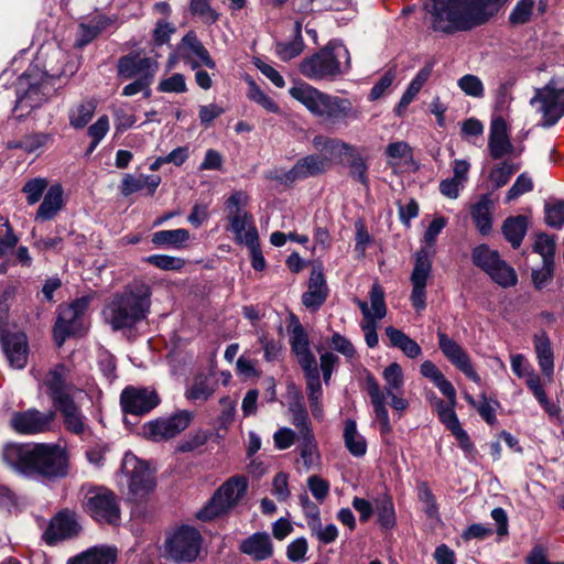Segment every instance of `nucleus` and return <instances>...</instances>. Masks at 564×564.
<instances>
[{"instance_id":"obj_37","label":"nucleus","mask_w":564,"mask_h":564,"mask_svg":"<svg viewBox=\"0 0 564 564\" xmlns=\"http://www.w3.org/2000/svg\"><path fill=\"white\" fill-rule=\"evenodd\" d=\"M229 221V230L238 243H254L259 239L258 230L250 214L237 217Z\"/></svg>"},{"instance_id":"obj_24","label":"nucleus","mask_w":564,"mask_h":564,"mask_svg":"<svg viewBox=\"0 0 564 564\" xmlns=\"http://www.w3.org/2000/svg\"><path fill=\"white\" fill-rule=\"evenodd\" d=\"M326 171H328L327 161L323 160L318 154H311L300 159L281 180L285 183H294L299 180L319 175Z\"/></svg>"},{"instance_id":"obj_59","label":"nucleus","mask_w":564,"mask_h":564,"mask_svg":"<svg viewBox=\"0 0 564 564\" xmlns=\"http://www.w3.org/2000/svg\"><path fill=\"white\" fill-rule=\"evenodd\" d=\"M533 249L536 253L541 254L544 267L553 264L555 240L552 237L545 234L539 235L535 239Z\"/></svg>"},{"instance_id":"obj_12","label":"nucleus","mask_w":564,"mask_h":564,"mask_svg":"<svg viewBox=\"0 0 564 564\" xmlns=\"http://www.w3.org/2000/svg\"><path fill=\"white\" fill-rule=\"evenodd\" d=\"M246 490L247 482L243 478H230L215 492L209 503L197 513V518L208 521L227 512L237 505Z\"/></svg>"},{"instance_id":"obj_3","label":"nucleus","mask_w":564,"mask_h":564,"mask_svg":"<svg viewBox=\"0 0 564 564\" xmlns=\"http://www.w3.org/2000/svg\"><path fill=\"white\" fill-rule=\"evenodd\" d=\"M151 286L143 281L128 284L116 293L104 307L105 322L113 329H130L144 321L151 308Z\"/></svg>"},{"instance_id":"obj_32","label":"nucleus","mask_w":564,"mask_h":564,"mask_svg":"<svg viewBox=\"0 0 564 564\" xmlns=\"http://www.w3.org/2000/svg\"><path fill=\"white\" fill-rule=\"evenodd\" d=\"M117 550L111 546H93L87 551L72 557L67 564H115Z\"/></svg>"},{"instance_id":"obj_53","label":"nucleus","mask_w":564,"mask_h":564,"mask_svg":"<svg viewBox=\"0 0 564 564\" xmlns=\"http://www.w3.org/2000/svg\"><path fill=\"white\" fill-rule=\"evenodd\" d=\"M487 274L495 283L505 289L514 286L518 282L514 269L502 258L500 259V263L495 265L492 271H489Z\"/></svg>"},{"instance_id":"obj_26","label":"nucleus","mask_w":564,"mask_h":564,"mask_svg":"<svg viewBox=\"0 0 564 564\" xmlns=\"http://www.w3.org/2000/svg\"><path fill=\"white\" fill-rule=\"evenodd\" d=\"M1 341L9 365L14 369H23L28 361V339L25 334H3Z\"/></svg>"},{"instance_id":"obj_5","label":"nucleus","mask_w":564,"mask_h":564,"mask_svg":"<svg viewBox=\"0 0 564 564\" xmlns=\"http://www.w3.org/2000/svg\"><path fill=\"white\" fill-rule=\"evenodd\" d=\"M350 68V54L340 42L332 41L317 53L304 58L300 72L312 80L335 79Z\"/></svg>"},{"instance_id":"obj_36","label":"nucleus","mask_w":564,"mask_h":564,"mask_svg":"<svg viewBox=\"0 0 564 564\" xmlns=\"http://www.w3.org/2000/svg\"><path fill=\"white\" fill-rule=\"evenodd\" d=\"M494 202L489 195H482L471 207V219L481 235H488L492 227Z\"/></svg>"},{"instance_id":"obj_34","label":"nucleus","mask_w":564,"mask_h":564,"mask_svg":"<svg viewBox=\"0 0 564 564\" xmlns=\"http://www.w3.org/2000/svg\"><path fill=\"white\" fill-rule=\"evenodd\" d=\"M432 67L433 66L431 64L425 65L411 80L406 90L403 93L399 104L394 109L397 116L402 117L404 115L408 106L415 99L419 91L431 77Z\"/></svg>"},{"instance_id":"obj_30","label":"nucleus","mask_w":564,"mask_h":564,"mask_svg":"<svg viewBox=\"0 0 564 564\" xmlns=\"http://www.w3.org/2000/svg\"><path fill=\"white\" fill-rule=\"evenodd\" d=\"M240 551L254 561H264L272 556L273 544L267 532H256L240 543Z\"/></svg>"},{"instance_id":"obj_43","label":"nucleus","mask_w":564,"mask_h":564,"mask_svg":"<svg viewBox=\"0 0 564 564\" xmlns=\"http://www.w3.org/2000/svg\"><path fill=\"white\" fill-rule=\"evenodd\" d=\"M344 442L348 452L355 457H362L367 452L366 438L358 432L357 424L352 420L345 423Z\"/></svg>"},{"instance_id":"obj_61","label":"nucleus","mask_w":564,"mask_h":564,"mask_svg":"<svg viewBox=\"0 0 564 564\" xmlns=\"http://www.w3.org/2000/svg\"><path fill=\"white\" fill-rule=\"evenodd\" d=\"M248 97L250 100L257 102L269 112L278 113L280 111L278 104L253 82H251L249 85Z\"/></svg>"},{"instance_id":"obj_51","label":"nucleus","mask_w":564,"mask_h":564,"mask_svg":"<svg viewBox=\"0 0 564 564\" xmlns=\"http://www.w3.org/2000/svg\"><path fill=\"white\" fill-rule=\"evenodd\" d=\"M96 110L94 100H85L69 110V124L75 129L84 128L93 118Z\"/></svg>"},{"instance_id":"obj_33","label":"nucleus","mask_w":564,"mask_h":564,"mask_svg":"<svg viewBox=\"0 0 564 564\" xmlns=\"http://www.w3.org/2000/svg\"><path fill=\"white\" fill-rule=\"evenodd\" d=\"M62 413L66 429L76 434L83 435L88 425L86 419L74 402V398L55 405Z\"/></svg>"},{"instance_id":"obj_40","label":"nucleus","mask_w":564,"mask_h":564,"mask_svg":"<svg viewBox=\"0 0 564 564\" xmlns=\"http://www.w3.org/2000/svg\"><path fill=\"white\" fill-rule=\"evenodd\" d=\"M297 440V451L300 453L302 464L305 470H310L319 462L317 442L315 440L313 431L299 434Z\"/></svg>"},{"instance_id":"obj_38","label":"nucleus","mask_w":564,"mask_h":564,"mask_svg":"<svg viewBox=\"0 0 564 564\" xmlns=\"http://www.w3.org/2000/svg\"><path fill=\"white\" fill-rule=\"evenodd\" d=\"M534 349L541 371L551 377L554 371V355L550 338L544 332L534 335Z\"/></svg>"},{"instance_id":"obj_41","label":"nucleus","mask_w":564,"mask_h":564,"mask_svg":"<svg viewBox=\"0 0 564 564\" xmlns=\"http://www.w3.org/2000/svg\"><path fill=\"white\" fill-rule=\"evenodd\" d=\"M420 372L423 377L430 379L447 399L454 400V386L444 377L442 371L432 361H423L420 366Z\"/></svg>"},{"instance_id":"obj_9","label":"nucleus","mask_w":564,"mask_h":564,"mask_svg":"<svg viewBox=\"0 0 564 564\" xmlns=\"http://www.w3.org/2000/svg\"><path fill=\"white\" fill-rule=\"evenodd\" d=\"M35 379L40 381V388L45 389L51 397L54 405L75 398L83 391L76 388L70 381V370L63 364H57L50 368L46 373L41 377L40 370H32Z\"/></svg>"},{"instance_id":"obj_62","label":"nucleus","mask_w":564,"mask_h":564,"mask_svg":"<svg viewBox=\"0 0 564 564\" xmlns=\"http://www.w3.org/2000/svg\"><path fill=\"white\" fill-rule=\"evenodd\" d=\"M46 187L47 181L45 178L36 177L28 181L22 188V192L26 196L28 204L34 205L40 202Z\"/></svg>"},{"instance_id":"obj_4","label":"nucleus","mask_w":564,"mask_h":564,"mask_svg":"<svg viewBox=\"0 0 564 564\" xmlns=\"http://www.w3.org/2000/svg\"><path fill=\"white\" fill-rule=\"evenodd\" d=\"M292 98L307 111L329 124L346 123L360 118V110L350 99L326 94L307 83H300L289 90Z\"/></svg>"},{"instance_id":"obj_42","label":"nucleus","mask_w":564,"mask_h":564,"mask_svg":"<svg viewBox=\"0 0 564 564\" xmlns=\"http://www.w3.org/2000/svg\"><path fill=\"white\" fill-rule=\"evenodd\" d=\"M528 229L525 216L509 217L503 221L502 234L507 241L517 249L520 247Z\"/></svg>"},{"instance_id":"obj_58","label":"nucleus","mask_w":564,"mask_h":564,"mask_svg":"<svg viewBox=\"0 0 564 564\" xmlns=\"http://www.w3.org/2000/svg\"><path fill=\"white\" fill-rule=\"evenodd\" d=\"M534 9V0H519L509 14L511 25H523L531 20Z\"/></svg>"},{"instance_id":"obj_28","label":"nucleus","mask_w":564,"mask_h":564,"mask_svg":"<svg viewBox=\"0 0 564 564\" xmlns=\"http://www.w3.org/2000/svg\"><path fill=\"white\" fill-rule=\"evenodd\" d=\"M288 399L290 421L299 430V434L312 432V425L302 392L294 384L288 386Z\"/></svg>"},{"instance_id":"obj_60","label":"nucleus","mask_w":564,"mask_h":564,"mask_svg":"<svg viewBox=\"0 0 564 564\" xmlns=\"http://www.w3.org/2000/svg\"><path fill=\"white\" fill-rule=\"evenodd\" d=\"M458 87L462 91L474 98L484 97L485 88L480 78L473 74H467L460 77L457 82Z\"/></svg>"},{"instance_id":"obj_45","label":"nucleus","mask_w":564,"mask_h":564,"mask_svg":"<svg viewBox=\"0 0 564 564\" xmlns=\"http://www.w3.org/2000/svg\"><path fill=\"white\" fill-rule=\"evenodd\" d=\"M215 392V383L205 375H198L193 382L186 388L185 397L187 400L204 402L208 400Z\"/></svg>"},{"instance_id":"obj_55","label":"nucleus","mask_w":564,"mask_h":564,"mask_svg":"<svg viewBox=\"0 0 564 564\" xmlns=\"http://www.w3.org/2000/svg\"><path fill=\"white\" fill-rule=\"evenodd\" d=\"M249 202V196L243 191H235L225 202V210L227 213V219L231 220L237 217H242L249 213L245 209Z\"/></svg>"},{"instance_id":"obj_50","label":"nucleus","mask_w":564,"mask_h":564,"mask_svg":"<svg viewBox=\"0 0 564 564\" xmlns=\"http://www.w3.org/2000/svg\"><path fill=\"white\" fill-rule=\"evenodd\" d=\"M312 512L313 521L308 522L312 534L315 535L318 541L324 544L333 543L338 536V530L336 525L330 523L326 527H323L321 519L318 518V508L316 506L312 507Z\"/></svg>"},{"instance_id":"obj_23","label":"nucleus","mask_w":564,"mask_h":564,"mask_svg":"<svg viewBox=\"0 0 564 564\" xmlns=\"http://www.w3.org/2000/svg\"><path fill=\"white\" fill-rule=\"evenodd\" d=\"M79 529L75 512L63 510L52 519L45 532L46 541L54 544L57 541L73 538Z\"/></svg>"},{"instance_id":"obj_15","label":"nucleus","mask_w":564,"mask_h":564,"mask_svg":"<svg viewBox=\"0 0 564 564\" xmlns=\"http://www.w3.org/2000/svg\"><path fill=\"white\" fill-rule=\"evenodd\" d=\"M432 275V259L425 249L415 253L414 267L410 276L412 292L410 301L416 312H422L426 307V285Z\"/></svg>"},{"instance_id":"obj_11","label":"nucleus","mask_w":564,"mask_h":564,"mask_svg":"<svg viewBox=\"0 0 564 564\" xmlns=\"http://www.w3.org/2000/svg\"><path fill=\"white\" fill-rule=\"evenodd\" d=\"M84 507L89 516L99 523L117 525L121 520L119 499L105 487L88 490Z\"/></svg>"},{"instance_id":"obj_13","label":"nucleus","mask_w":564,"mask_h":564,"mask_svg":"<svg viewBox=\"0 0 564 564\" xmlns=\"http://www.w3.org/2000/svg\"><path fill=\"white\" fill-rule=\"evenodd\" d=\"M202 536L194 528L184 525L175 530L165 541L167 556L176 562H193L200 550Z\"/></svg>"},{"instance_id":"obj_2","label":"nucleus","mask_w":564,"mask_h":564,"mask_svg":"<svg viewBox=\"0 0 564 564\" xmlns=\"http://www.w3.org/2000/svg\"><path fill=\"white\" fill-rule=\"evenodd\" d=\"M3 459L15 471L25 476L56 478L67 474L66 453L57 445L8 444L3 448Z\"/></svg>"},{"instance_id":"obj_54","label":"nucleus","mask_w":564,"mask_h":564,"mask_svg":"<svg viewBox=\"0 0 564 564\" xmlns=\"http://www.w3.org/2000/svg\"><path fill=\"white\" fill-rule=\"evenodd\" d=\"M520 169L519 164L503 161L492 166L489 172V181L495 188L505 186L510 177Z\"/></svg>"},{"instance_id":"obj_27","label":"nucleus","mask_w":564,"mask_h":564,"mask_svg":"<svg viewBox=\"0 0 564 564\" xmlns=\"http://www.w3.org/2000/svg\"><path fill=\"white\" fill-rule=\"evenodd\" d=\"M317 154L327 161L328 170L334 163H343L348 151H351V144L336 138L316 135L312 141Z\"/></svg>"},{"instance_id":"obj_1","label":"nucleus","mask_w":564,"mask_h":564,"mask_svg":"<svg viewBox=\"0 0 564 564\" xmlns=\"http://www.w3.org/2000/svg\"><path fill=\"white\" fill-rule=\"evenodd\" d=\"M509 0H429L424 8L434 31L454 33L486 23Z\"/></svg>"},{"instance_id":"obj_57","label":"nucleus","mask_w":564,"mask_h":564,"mask_svg":"<svg viewBox=\"0 0 564 564\" xmlns=\"http://www.w3.org/2000/svg\"><path fill=\"white\" fill-rule=\"evenodd\" d=\"M455 404H456V397L454 398V400L448 399V403H445L442 400H438L435 403V408H436V412H437L440 421L451 432H454L455 430L460 427V423H459L458 417L454 410Z\"/></svg>"},{"instance_id":"obj_21","label":"nucleus","mask_w":564,"mask_h":564,"mask_svg":"<svg viewBox=\"0 0 564 564\" xmlns=\"http://www.w3.org/2000/svg\"><path fill=\"white\" fill-rule=\"evenodd\" d=\"M328 296V288L321 264L314 265L308 279L307 291L302 295L303 305L312 311H317Z\"/></svg>"},{"instance_id":"obj_17","label":"nucleus","mask_w":564,"mask_h":564,"mask_svg":"<svg viewBox=\"0 0 564 564\" xmlns=\"http://www.w3.org/2000/svg\"><path fill=\"white\" fill-rule=\"evenodd\" d=\"M158 70V61L153 57L142 56L140 52L123 55L117 63L118 77L124 80L132 78L153 80Z\"/></svg>"},{"instance_id":"obj_64","label":"nucleus","mask_w":564,"mask_h":564,"mask_svg":"<svg viewBox=\"0 0 564 564\" xmlns=\"http://www.w3.org/2000/svg\"><path fill=\"white\" fill-rule=\"evenodd\" d=\"M145 261L161 270L177 271L183 268L184 260L177 257L166 254H152Z\"/></svg>"},{"instance_id":"obj_35","label":"nucleus","mask_w":564,"mask_h":564,"mask_svg":"<svg viewBox=\"0 0 564 564\" xmlns=\"http://www.w3.org/2000/svg\"><path fill=\"white\" fill-rule=\"evenodd\" d=\"M63 207V188L59 184L52 185L37 208L35 220L53 219Z\"/></svg>"},{"instance_id":"obj_29","label":"nucleus","mask_w":564,"mask_h":564,"mask_svg":"<svg viewBox=\"0 0 564 564\" xmlns=\"http://www.w3.org/2000/svg\"><path fill=\"white\" fill-rule=\"evenodd\" d=\"M488 149L494 160H499L513 152L514 148L510 142L507 124L502 118H497L491 122Z\"/></svg>"},{"instance_id":"obj_31","label":"nucleus","mask_w":564,"mask_h":564,"mask_svg":"<svg viewBox=\"0 0 564 564\" xmlns=\"http://www.w3.org/2000/svg\"><path fill=\"white\" fill-rule=\"evenodd\" d=\"M161 183L159 175H144L138 176L126 174L121 181L120 192L123 196H130L133 193L142 189L147 191L148 195H153Z\"/></svg>"},{"instance_id":"obj_18","label":"nucleus","mask_w":564,"mask_h":564,"mask_svg":"<svg viewBox=\"0 0 564 564\" xmlns=\"http://www.w3.org/2000/svg\"><path fill=\"white\" fill-rule=\"evenodd\" d=\"M53 412H41L36 409L14 411L10 417L11 429L21 435H35L50 430Z\"/></svg>"},{"instance_id":"obj_39","label":"nucleus","mask_w":564,"mask_h":564,"mask_svg":"<svg viewBox=\"0 0 564 564\" xmlns=\"http://www.w3.org/2000/svg\"><path fill=\"white\" fill-rule=\"evenodd\" d=\"M392 347L399 348L408 358L414 359L422 354L420 345L402 330L388 326L384 329Z\"/></svg>"},{"instance_id":"obj_48","label":"nucleus","mask_w":564,"mask_h":564,"mask_svg":"<svg viewBox=\"0 0 564 564\" xmlns=\"http://www.w3.org/2000/svg\"><path fill=\"white\" fill-rule=\"evenodd\" d=\"M189 239L187 229L178 228L160 230L153 234L152 242L156 246L172 247L180 249Z\"/></svg>"},{"instance_id":"obj_6","label":"nucleus","mask_w":564,"mask_h":564,"mask_svg":"<svg viewBox=\"0 0 564 564\" xmlns=\"http://www.w3.org/2000/svg\"><path fill=\"white\" fill-rule=\"evenodd\" d=\"M53 90L51 78L36 67L28 68L17 84V102L13 113L18 119L26 118L41 107Z\"/></svg>"},{"instance_id":"obj_8","label":"nucleus","mask_w":564,"mask_h":564,"mask_svg":"<svg viewBox=\"0 0 564 564\" xmlns=\"http://www.w3.org/2000/svg\"><path fill=\"white\" fill-rule=\"evenodd\" d=\"M121 473L128 479L130 499L134 501L142 500L155 488V477L149 465L131 453L124 455Z\"/></svg>"},{"instance_id":"obj_7","label":"nucleus","mask_w":564,"mask_h":564,"mask_svg":"<svg viewBox=\"0 0 564 564\" xmlns=\"http://www.w3.org/2000/svg\"><path fill=\"white\" fill-rule=\"evenodd\" d=\"M530 105L542 116V126H554L564 116V79L553 77L544 87L536 88Z\"/></svg>"},{"instance_id":"obj_63","label":"nucleus","mask_w":564,"mask_h":564,"mask_svg":"<svg viewBox=\"0 0 564 564\" xmlns=\"http://www.w3.org/2000/svg\"><path fill=\"white\" fill-rule=\"evenodd\" d=\"M189 9L207 24H213L219 19V14L210 7V0H191Z\"/></svg>"},{"instance_id":"obj_49","label":"nucleus","mask_w":564,"mask_h":564,"mask_svg":"<svg viewBox=\"0 0 564 564\" xmlns=\"http://www.w3.org/2000/svg\"><path fill=\"white\" fill-rule=\"evenodd\" d=\"M382 378L384 380L383 392L387 394H393L395 392H403L404 387V375L401 366L398 362H392L386 367L382 371Z\"/></svg>"},{"instance_id":"obj_19","label":"nucleus","mask_w":564,"mask_h":564,"mask_svg":"<svg viewBox=\"0 0 564 564\" xmlns=\"http://www.w3.org/2000/svg\"><path fill=\"white\" fill-rule=\"evenodd\" d=\"M120 403L124 413L143 415L159 405L160 398L152 389L127 387L121 392Z\"/></svg>"},{"instance_id":"obj_16","label":"nucleus","mask_w":564,"mask_h":564,"mask_svg":"<svg viewBox=\"0 0 564 564\" xmlns=\"http://www.w3.org/2000/svg\"><path fill=\"white\" fill-rule=\"evenodd\" d=\"M89 300L77 299L72 304L59 308L58 317L54 326V337L58 346H62L66 338L76 334L80 327V318L87 310Z\"/></svg>"},{"instance_id":"obj_22","label":"nucleus","mask_w":564,"mask_h":564,"mask_svg":"<svg viewBox=\"0 0 564 564\" xmlns=\"http://www.w3.org/2000/svg\"><path fill=\"white\" fill-rule=\"evenodd\" d=\"M181 51L183 59L186 61L193 69L198 68L200 65L208 68H215L216 66L208 51L193 31L183 36Z\"/></svg>"},{"instance_id":"obj_10","label":"nucleus","mask_w":564,"mask_h":564,"mask_svg":"<svg viewBox=\"0 0 564 564\" xmlns=\"http://www.w3.org/2000/svg\"><path fill=\"white\" fill-rule=\"evenodd\" d=\"M370 305L365 301H357V305L362 314L360 328L364 332L366 344L369 348H375L378 343L377 322L387 315V305L384 302L383 289L373 283L369 293Z\"/></svg>"},{"instance_id":"obj_56","label":"nucleus","mask_w":564,"mask_h":564,"mask_svg":"<svg viewBox=\"0 0 564 564\" xmlns=\"http://www.w3.org/2000/svg\"><path fill=\"white\" fill-rule=\"evenodd\" d=\"M303 51V40L301 36V23H295V36L290 42L276 44V54L282 61H290L300 55Z\"/></svg>"},{"instance_id":"obj_46","label":"nucleus","mask_w":564,"mask_h":564,"mask_svg":"<svg viewBox=\"0 0 564 564\" xmlns=\"http://www.w3.org/2000/svg\"><path fill=\"white\" fill-rule=\"evenodd\" d=\"M500 259L499 252L487 245H479L471 251L473 263L485 273L492 271L494 267L500 263Z\"/></svg>"},{"instance_id":"obj_20","label":"nucleus","mask_w":564,"mask_h":564,"mask_svg":"<svg viewBox=\"0 0 564 564\" xmlns=\"http://www.w3.org/2000/svg\"><path fill=\"white\" fill-rule=\"evenodd\" d=\"M438 347L445 358L460 370L468 379L475 383H480L481 379L474 369L470 357L467 351L454 339L448 337L445 333L438 332Z\"/></svg>"},{"instance_id":"obj_14","label":"nucleus","mask_w":564,"mask_h":564,"mask_svg":"<svg viewBox=\"0 0 564 564\" xmlns=\"http://www.w3.org/2000/svg\"><path fill=\"white\" fill-rule=\"evenodd\" d=\"M193 412L181 410L169 417H160L145 423L142 426V434L153 442L166 441L183 432L192 422Z\"/></svg>"},{"instance_id":"obj_47","label":"nucleus","mask_w":564,"mask_h":564,"mask_svg":"<svg viewBox=\"0 0 564 564\" xmlns=\"http://www.w3.org/2000/svg\"><path fill=\"white\" fill-rule=\"evenodd\" d=\"M307 399L313 416L322 420L324 412L322 405L323 389L318 376H311L305 378Z\"/></svg>"},{"instance_id":"obj_25","label":"nucleus","mask_w":564,"mask_h":564,"mask_svg":"<svg viewBox=\"0 0 564 564\" xmlns=\"http://www.w3.org/2000/svg\"><path fill=\"white\" fill-rule=\"evenodd\" d=\"M366 389L370 397L376 421L379 423L380 433L381 435H387L392 431V426L386 406V393L382 391L379 383L371 375L367 376L366 378Z\"/></svg>"},{"instance_id":"obj_44","label":"nucleus","mask_w":564,"mask_h":564,"mask_svg":"<svg viewBox=\"0 0 564 564\" xmlns=\"http://www.w3.org/2000/svg\"><path fill=\"white\" fill-rule=\"evenodd\" d=\"M52 140L51 134L45 132H35L24 135L21 140H12L7 143L10 150L21 149L31 154L44 148Z\"/></svg>"},{"instance_id":"obj_52","label":"nucleus","mask_w":564,"mask_h":564,"mask_svg":"<svg viewBox=\"0 0 564 564\" xmlns=\"http://www.w3.org/2000/svg\"><path fill=\"white\" fill-rule=\"evenodd\" d=\"M345 159L347 160V166L350 170V176L366 185L368 183V164L355 145H351V151L347 152Z\"/></svg>"}]
</instances>
